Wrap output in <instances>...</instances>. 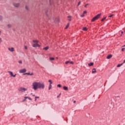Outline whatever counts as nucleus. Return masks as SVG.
I'll return each instance as SVG.
<instances>
[{
	"label": "nucleus",
	"mask_w": 125,
	"mask_h": 125,
	"mask_svg": "<svg viewBox=\"0 0 125 125\" xmlns=\"http://www.w3.org/2000/svg\"><path fill=\"white\" fill-rule=\"evenodd\" d=\"M39 88V82H34L32 83V89L37 90Z\"/></svg>",
	"instance_id": "nucleus-1"
},
{
	"label": "nucleus",
	"mask_w": 125,
	"mask_h": 125,
	"mask_svg": "<svg viewBox=\"0 0 125 125\" xmlns=\"http://www.w3.org/2000/svg\"><path fill=\"white\" fill-rule=\"evenodd\" d=\"M100 16H101V14H98L96 16H95L92 20V22H94L95 20H97V19H99V18H100Z\"/></svg>",
	"instance_id": "nucleus-2"
},
{
	"label": "nucleus",
	"mask_w": 125,
	"mask_h": 125,
	"mask_svg": "<svg viewBox=\"0 0 125 125\" xmlns=\"http://www.w3.org/2000/svg\"><path fill=\"white\" fill-rule=\"evenodd\" d=\"M38 88L43 89L44 88V83L38 82Z\"/></svg>",
	"instance_id": "nucleus-3"
},
{
	"label": "nucleus",
	"mask_w": 125,
	"mask_h": 125,
	"mask_svg": "<svg viewBox=\"0 0 125 125\" xmlns=\"http://www.w3.org/2000/svg\"><path fill=\"white\" fill-rule=\"evenodd\" d=\"M27 90L28 89L26 88L20 87L19 88V91H20V92H25V91H27Z\"/></svg>",
	"instance_id": "nucleus-4"
},
{
	"label": "nucleus",
	"mask_w": 125,
	"mask_h": 125,
	"mask_svg": "<svg viewBox=\"0 0 125 125\" xmlns=\"http://www.w3.org/2000/svg\"><path fill=\"white\" fill-rule=\"evenodd\" d=\"M20 73H26V72H27V70H26V69L23 68L22 69H21L19 71Z\"/></svg>",
	"instance_id": "nucleus-5"
},
{
	"label": "nucleus",
	"mask_w": 125,
	"mask_h": 125,
	"mask_svg": "<svg viewBox=\"0 0 125 125\" xmlns=\"http://www.w3.org/2000/svg\"><path fill=\"white\" fill-rule=\"evenodd\" d=\"M32 46L33 47H40V44H38V43H35Z\"/></svg>",
	"instance_id": "nucleus-6"
},
{
	"label": "nucleus",
	"mask_w": 125,
	"mask_h": 125,
	"mask_svg": "<svg viewBox=\"0 0 125 125\" xmlns=\"http://www.w3.org/2000/svg\"><path fill=\"white\" fill-rule=\"evenodd\" d=\"M54 21L55 23H59V19L58 18H55L54 20Z\"/></svg>",
	"instance_id": "nucleus-7"
},
{
	"label": "nucleus",
	"mask_w": 125,
	"mask_h": 125,
	"mask_svg": "<svg viewBox=\"0 0 125 125\" xmlns=\"http://www.w3.org/2000/svg\"><path fill=\"white\" fill-rule=\"evenodd\" d=\"M8 50H9V51H11V52H12L13 51H14V48L13 47L9 48Z\"/></svg>",
	"instance_id": "nucleus-8"
},
{
	"label": "nucleus",
	"mask_w": 125,
	"mask_h": 125,
	"mask_svg": "<svg viewBox=\"0 0 125 125\" xmlns=\"http://www.w3.org/2000/svg\"><path fill=\"white\" fill-rule=\"evenodd\" d=\"M107 59H110L112 58V55H109L108 56H107L106 57Z\"/></svg>",
	"instance_id": "nucleus-9"
},
{
	"label": "nucleus",
	"mask_w": 125,
	"mask_h": 125,
	"mask_svg": "<svg viewBox=\"0 0 125 125\" xmlns=\"http://www.w3.org/2000/svg\"><path fill=\"white\" fill-rule=\"evenodd\" d=\"M23 75H30V76H33V73L31 74L30 73H24Z\"/></svg>",
	"instance_id": "nucleus-10"
},
{
	"label": "nucleus",
	"mask_w": 125,
	"mask_h": 125,
	"mask_svg": "<svg viewBox=\"0 0 125 125\" xmlns=\"http://www.w3.org/2000/svg\"><path fill=\"white\" fill-rule=\"evenodd\" d=\"M19 5H20L19 3L14 4V6H15V7H18Z\"/></svg>",
	"instance_id": "nucleus-11"
},
{
	"label": "nucleus",
	"mask_w": 125,
	"mask_h": 125,
	"mask_svg": "<svg viewBox=\"0 0 125 125\" xmlns=\"http://www.w3.org/2000/svg\"><path fill=\"white\" fill-rule=\"evenodd\" d=\"M63 88L64 90H68V87H67L66 86H63Z\"/></svg>",
	"instance_id": "nucleus-12"
},
{
	"label": "nucleus",
	"mask_w": 125,
	"mask_h": 125,
	"mask_svg": "<svg viewBox=\"0 0 125 125\" xmlns=\"http://www.w3.org/2000/svg\"><path fill=\"white\" fill-rule=\"evenodd\" d=\"M33 42L34 43H38V42H39V41L38 40H33Z\"/></svg>",
	"instance_id": "nucleus-13"
},
{
	"label": "nucleus",
	"mask_w": 125,
	"mask_h": 125,
	"mask_svg": "<svg viewBox=\"0 0 125 125\" xmlns=\"http://www.w3.org/2000/svg\"><path fill=\"white\" fill-rule=\"evenodd\" d=\"M8 73H10V75H11V77L13 76V73L12 71H8Z\"/></svg>",
	"instance_id": "nucleus-14"
},
{
	"label": "nucleus",
	"mask_w": 125,
	"mask_h": 125,
	"mask_svg": "<svg viewBox=\"0 0 125 125\" xmlns=\"http://www.w3.org/2000/svg\"><path fill=\"white\" fill-rule=\"evenodd\" d=\"M94 73H96V70L95 68H93L92 70V74H94Z\"/></svg>",
	"instance_id": "nucleus-15"
},
{
	"label": "nucleus",
	"mask_w": 125,
	"mask_h": 125,
	"mask_svg": "<svg viewBox=\"0 0 125 125\" xmlns=\"http://www.w3.org/2000/svg\"><path fill=\"white\" fill-rule=\"evenodd\" d=\"M88 66H93V62H90L89 63H88Z\"/></svg>",
	"instance_id": "nucleus-16"
},
{
	"label": "nucleus",
	"mask_w": 125,
	"mask_h": 125,
	"mask_svg": "<svg viewBox=\"0 0 125 125\" xmlns=\"http://www.w3.org/2000/svg\"><path fill=\"white\" fill-rule=\"evenodd\" d=\"M48 48H49V47L48 46H46V47H44L43 48V49H44V50H47V49H48Z\"/></svg>",
	"instance_id": "nucleus-17"
},
{
	"label": "nucleus",
	"mask_w": 125,
	"mask_h": 125,
	"mask_svg": "<svg viewBox=\"0 0 125 125\" xmlns=\"http://www.w3.org/2000/svg\"><path fill=\"white\" fill-rule=\"evenodd\" d=\"M51 87H52V85L50 84L49 85V90H50L51 89Z\"/></svg>",
	"instance_id": "nucleus-18"
},
{
	"label": "nucleus",
	"mask_w": 125,
	"mask_h": 125,
	"mask_svg": "<svg viewBox=\"0 0 125 125\" xmlns=\"http://www.w3.org/2000/svg\"><path fill=\"white\" fill-rule=\"evenodd\" d=\"M83 31H87V28H86V27H84L83 28Z\"/></svg>",
	"instance_id": "nucleus-19"
},
{
	"label": "nucleus",
	"mask_w": 125,
	"mask_h": 125,
	"mask_svg": "<svg viewBox=\"0 0 125 125\" xmlns=\"http://www.w3.org/2000/svg\"><path fill=\"white\" fill-rule=\"evenodd\" d=\"M122 65H123V63H121V64H118V65H117V67H121V66H122Z\"/></svg>",
	"instance_id": "nucleus-20"
},
{
	"label": "nucleus",
	"mask_w": 125,
	"mask_h": 125,
	"mask_svg": "<svg viewBox=\"0 0 125 125\" xmlns=\"http://www.w3.org/2000/svg\"><path fill=\"white\" fill-rule=\"evenodd\" d=\"M7 27H8V28H11L12 25H11V24H8V25H7Z\"/></svg>",
	"instance_id": "nucleus-21"
},
{
	"label": "nucleus",
	"mask_w": 125,
	"mask_h": 125,
	"mask_svg": "<svg viewBox=\"0 0 125 125\" xmlns=\"http://www.w3.org/2000/svg\"><path fill=\"white\" fill-rule=\"evenodd\" d=\"M69 63H70V61H66V62H65V64H69Z\"/></svg>",
	"instance_id": "nucleus-22"
},
{
	"label": "nucleus",
	"mask_w": 125,
	"mask_h": 125,
	"mask_svg": "<svg viewBox=\"0 0 125 125\" xmlns=\"http://www.w3.org/2000/svg\"><path fill=\"white\" fill-rule=\"evenodd\" d=\"M48 82H49V83H50V84H52V81H51V80H49L48 81Z\"/></svg>",
	"instance_id": "nucleus-23"
},
{
	"label": "nucleus",
	"mask_w": 125,
	"mask_h": 125,
	"mask_svg": "<svg viewBox=\"0 0 125 125\" xmlns=\"http://www.w3.org/2000/svg\"><path fill=\"white\" fill-rule=\"evenodd\" d=\"M25 9H26V10H29V8H28V6H25Z\"/></svg>",
	"instance_id": "nucleus-24"
},
{
	"label": "nucleus",
	"mask_w": 125,
	"mask_h": 125,
	"mask_svg": "<svg viewBox=\"0 0 125 125\" xmlns=\"http://www.w3.org/2000/svg\"><path fill=\"white\" fill-rule=\"evenodd\" d=\"M113 16H114V14H112V15H109V16H108V17L111 18V17H113Z\"/></svg>",
	"instance_id": "nucleus-25"
},
{
	"label": "nucleus",
	"mask_w": 125,
	"mask_h": 125,
	"mask_svg": "<svg viewBox=\"0 0 125 125\" xmlns=\"http://www.w3.org/2000/svg\"><path fill=\"white\" fill-rule=\"evenodd\" d=\"M49 59L51 61L54 60V58H50Z\"/></svg>",
	"instance_id": "nucleus-26"
},
{
	"label": "nucleus",
	"mask_w": 125,
	"mask_h": 125,
	"mask_svg": "<svg viewBox=\"0 0 125 125\" xmlns=\"http://www.w3.org/2000/svg\"><path fill=\"white\" fill-rule=\"evenodd\" d=\"M69 27V24H68L66 27H65V29H67V28Z\"/></svg>",
	"instance_id": "nucleus-27"
},
{
	"label": "nucleus",
	"mask_w": 125,
	"mask_h": 125,
	"mask_svg": "<svg viewBox=\"0 0 125 125\" xmlns=\"http://www.w3.org/2000/svg\"><path fill=\"white\" fill-rule=\"evenodd\" d=\"M2 20V17L0 16V21H1Z\"/></svg>",
	"instance_id": "nucleus-28"
},
{
	"label": "nucleus",
	"mask_w": 125,
	"mask_h": 125,
	"mask_svg": "<svg viewBox=\"0 0 125 125\" xmlns=\"http://www.w3.org/2000/svg\"><path fill=\"white\" fill-rule=\"evenodd\" d=\"M106 19V17L104 18L101 21H104V20H105Z\"/></svg>",
	"instance_id": "nucleus-29"
},
{
	"label": "nucleus",
	"mask_w": 125,
	"mask_h": 125,
	"mask_svg": "<svg viewBox=\"0 0 125 125\" xmlns=\"http://www.w3.org/2000/svg\"><path fill=\"white\" fill-rule=\"evenodd\" d=\"M58 87H61V85L60 84H59L57 85Z\"/></svg>",
	"instance_id": "nucleus-30"
},
{
	"label": "nucleus",
	"mask_w": 125,
	"mask_h": 125,
	"mask_svg": "<svg viewBox=\"0 0 125 125\" xmlns=\"http://www.w3.org/2000/svg\"><path fill=\"white\" fill-rule=\"evenodd\" d=\"M69 64H74V62H69Z\"/></svg>",
	"instance_id": "nucleus-31"
},
{
	"label": "nucleus",
	"mask_w": 125,
	"mask_h": 125,
	"mask_svg": "<svg viewBox=\"0 0 125 125\" xmlns=\"http://www.w3.org/2000/svg\"><path fill=\"white\" fill-rule=\"evenodd\" d=\"M19 63L20 64H22V61H19Z\"/></svg>",
	"instance_id": "nucleus-32"
},
{
	"label": "nucleus",
	"mask_w": 125,
	"mask_h": 125,
	"mask_svg": "<svg viewBox=\"0 0 125 125\" xmlns=\"http://www.w3.org/2000/svg\"><path fill=\"white\" fill-rule=\"evenodd\" d=\"M25 49H28V47L27 46H24Z\"/></svg>",
	"instance_id": "nucleus-33"
},
{
	"label": "nucleus",
	"mask_w": 125,
	"mask_h": 125,
	"mask_svg": "<svg viewBox=\"0 0 125 125\" xmlns=\"http://www.w3.org/2000/svg\"><path fill=\"white\" fill-rule=\"evenodd\" d=\"M72 18V17L71 16H68V17H67V18H69V19H71Z\"/></svg>",
	"instance_id": "nucleus-34"
},
{
	"label": "nucleus",
	"mask_w": 125,
	"mask_h": 125,
	"mask_svg": "<svg viewBox=\"0 0 125 125\" xmlns=\"http://www.w3.org/2000/svg\"><path fill=\"white\" fill-rule=\"evenodd\" d=\"M89 4H86V5H84V7H86L87 5H89Z\"/></svg>",
	"instance_id": "nucleus-35"
},
{
	"label": "nucleus",
	"mask_w": 125,
	"mask_h": 125,
	"mask_svg": "<svg viewBox=\"0 0 125 125\" xmlns=\"http://www.w3.org/2000/svg\"><path fill=\"white\" fill-rule=\"evenodd\" d=\"M12 77H14V78H15L16 77V74H15L14 75L13 74V76Z\"/></svg>",
	"instance_id": "nucleus-36"
},
{
	"label": "nucleus",
	"mask_w": 125,
	"mask_h": 125,
	"mask_svg": "<svg viewBox=\"0 0 125 125\" xmlns=\"http://www.w3.org/2000/svg\"><path fill=\"white\" fill-rule=\"evenodd\" d=\"M81 17H84V15L83 14L81 16Z\"/></svg>",
	"instance_id": "nucleus-37"
},
{
	"label": "nucleus",
	"mask_w": 125,
	"mask_h": 125,
	"mask_svg": "<svg viewBox=\"0 0 125 125\" xmlns=\"http://www.w3.org/2000/svg\"><path fill=\"white\" fill-rule=\"evenodd\" d=\"M28 98V97H24V99L26 100Z\"/></svg>",
	"instance_id": "nucleus-38"
},
{
	"label": "nucleus",
	"mask_w": 125,
	"mask_h": 125,
	"mask_svg": "<svg viewBox=\"0 0 125 125\" xmlns=\"http://www.w3.org/2000/svg\"><path fill=\"white\" fill-rule=\"evenodd\" d=\"M28 99H29V100H32V98H30V97H28Z\"/></svg>",
	"instance_id": "nucleus-39"
},
{
	"label": "nucleus",
	"mask_w": 125,
	"mask_h": 125,
	"mask_svg": "<svg viewBox=\"0 0 125 125\" xmlns=\"http://www.w3.org/2000/svg\"><path fill=\"white\" fill-rule=\"evenodd\" d=\"M24 101H26V99H24L22 101V102H24Z\"/></svg>",
	"instance_id": "nucleus-40"
},
{
	"label": "nucleus",
	"mask_w": 125,
	"mask_h": 125,
	"mask_svg": "<svg viewBox=\"0 0 125 125\" xmlns=\"http://www.w3.org/2000/svg\"><path fill=\"white\" fill-rule=\"evenodd\" d=\"M122 51H124V50H125V48H123L122 49Z\"/></svg>",
	"instance_id": "nucleus-41"
},
{
	"label": "nucleus",
	"mask_w": 125,
	"mask_h": 125,
	"mask_svg": "<svg viewBox=\"0 0 125 125\" xmlns=\"http://www.w3.org/2000/svg\"><path fill=\"white\" fill-rule=\"evenodd\" d=\"M80 4H81V1H80L79 3H78V6L80 5Z\"/></svg>",
	"instance_id": "nucleus-42"
},
{
	"label": "nucleus",
	"mask_w": 125,
	"mask_h": 125,
	"mask_svg": "<svg viewBox=\"0 0 125 125\" xmlns=\"http://www.w3.org/2000/svg\"><path fill=\"white\" fill-rule=\"evenodd\" d=\"M85 13H86V11H85L83 12V14H85Z\"/></svg>",
	"instance_id": "nucleus-43"
},
{
	"label": "nucleus",
	"mask_w": 125,
	"mask_h": 125,
	"mask_svg": "<svg viewBox=\"0 0 125 125\" xmlns=\"http://www.w3.org/2000/svg\"><path fill=\"white\" fill-rule=\"evenodd\" d=\"M1 42V38H0V43Z\"/></svg>",
	"instance_id": "nucleus-44"
},
{
	"label": "nucleus",
	"mask_w": 125,
	"mask_h": 125,
	"mask_svg": "<svg viewBox=\"0 0 125 125\" xmlns=\"http://www.w3.org/2000/svg\"><path fill=\"white\" fill-rule=\"evenodd\" d=\"M35 98H40V97H35Z\"/></svg>",
	"instance_id": "nucleus-45"
},
{
	"label": "nucleus",
	"mask_w": 125,
	"mask_h": 125,
	"mask_svg": "<svg viewBox=\"0 0 125 125\" xmlns=\"http://www.w3.org/2000/svg\"><path fill=\"white\" fill-rule=\"evenodd\" d=\"M45 14L47 15H47V12H45Z\"/></svg>",
	"instance_id": "nucleus-46"
},
{
	"label": "nucleus",
	"mask_w": 125,
	"mask_h": 125,
	"mask_svg": "<svg viewBox=\"0 0 125 125\" xmlns=\"http://www.w3.org/2000/svg\"><path fill=\"white\" fill-rule=\"evenodd\" d=\"M71 19H68V21H71Z\"/></svg>",
	"instance_id": "nucleus-47"
},
{
	"label": "nucleus",
	"mask_w": 125,
	"mask_h": 125,
	"mask_svg": "<svg viewBox=\"0 0 125 125\" xmlns=\"http://www.w3.org/2000/svg\"><path fill=\"white\" fill-rule=\"evenodd\" d=\"M124 63H125V60L124 61V62H123Z\"/></svg>",
	"instance_id": "nucleus-48"
},
{
	"label": "nucleus",
	"mask_w": 125,
	"mask_h": 125,
	"mask_svg": "<svg viewBox=\"0 0 125 125\" xmlns=\"http://www.w3.org/2000/svg\"><path fill=\"white\" fill-rule=\"evenodd\" d=\"M1 34V31H0V35Z\"/></svg>",
	"instance_id": "nucleus-49"
},
{
	"label": "nucleus",
	"mask_w": 125,
	"mask_h": 125,
	"mask_svg": "<svg viewBox=\"0 0 125 125\" xmlns=\"http://www.w3.org/2000/svg\"><path fill=\"white\" fill-rule=\"evenodd\" d=\"M50 4L51 5V2H50Z\"/></svg>",
	"instance_id": "nucleus-50"
},
{
	"label": "nucleus",
	"mask_w": 125,
	"mask_h": 125,
	"mask_svg": "<svg viewBox=\"0 0 125 125\" xmlns=\"http://www.w3.org/2000/svg\"><path fill=\"white\" fill-rule=\"evenodd\" d=\"M124 33V32L122 31V34H123Z\"/></svg>",
	"instance_id": "nucleus-51"
},
{
	"label": "nucleus",
	"mask_w": 125,
	"mask_h": 125,
	"mask_svg": "<svg viewBox=\"0 0 125 125\" xmlns=\"http://www.w3.org/2000/svg\"><path fill=\"white\" fill-rule=\"evenodd\" d=\"M75 102H76V101H74L73 103H75Z\"/></svg>",
	"instance_id": "nucleus-52"
},
{
	"label": "nucleus",
	"mask_w": 125,
	"mask_h": 125,
	"mask_svg": "<svg viewBox=\"0 0 125 125\" xmlns=\"http://www.w3.org/2000/svg\"><path fill=\"white\" fill-rule=\"evenodd\" d=\"M59 97V96H57V98H58Z\"/></svg>",
	"instance_id": "nucleus-53"
},
{
	"label": "nucleus",
	"mask_w": 125,
	"mask_h": 125,
	"mask_svg": "<svg viewBox=\"0 0 125 125\" xmlns=\"http://www.w3.org/2000/svg\"><path fill=\"white\" fill-rule=\"evenodd\" d=\"M60 95H61V94H60L59 96H60Z\"/></svg>",
	"instance_id": "nucleus-54"
},
{
	"label": "nucleus",
	"mask_w": 125,
	"mask_h": 125,
	"mask_svg": "<svg viewBox=\"0 0 125 125\" xmlns=\"http://www.w3.org/2000/svg\"><path fill=\"white\" fill-rule=\"evenodd\" d=\"M36 100H37V98H35V101H36Z\"/></svg>",
	"instance_id": "nucleus-55"
},
{
	"label": "nucleus",
	"mask_w": 125,
	"mask_h": 125,
	"mask_svg": "<svg viewBox=\"0 0 125 125\" xmlns=\"http://www.w3.org/2000/svg\"><path fill=\"white\" fill-rule=\"evenodd\" d=\"M33 96H35V95H33Z\"/></svg>",
	"instance_id": "nucleus-56"
},
{
	"label": "nucleus",
	"mask_w": 125,
	"mask_h": 125,
	"mask_svg": "<svg viewBox=\"0 0 125 125\" xmlns=\"http://www.w3.org/2000/svg\"><path fill=\"white\" fill-rule=\"evenodd\" d=\"M125 46V45L124 46Z\"/></svg>",
	"instance_id": "nucleus-57"
}]
</instances>
